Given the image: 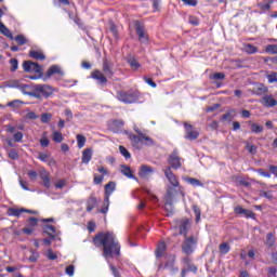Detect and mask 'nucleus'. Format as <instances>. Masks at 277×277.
<instances>
[{
	"mask_svg": "<svg viewBox=\"0 0 277 277\" xmlns=\"http://www.w3.org/2000/svg\"><path fill=\"white\" fill-rule=\"evenodd\" d=\"M272 3H274V0H264L262 2H259L258 8L261 10L260 14H265V12H269V10H272Z\"/></svg>",
	"mask_w": 277,
	"mask_h": 277,
	"instance_id": "obj_14",
	"label": "nucleus"
},
{
	"mask_svg": "<svg viewBox=\"0 0 277 277\" xmlns=\"http://www.w3.org/2000/svg\"><path fill=\"white\" fill-rule=\"evenodd\" d=\"M26 119L27 120H38V115H36V113H34V111H28L26 114Z\"/></svg>",
	"mask_w": 277,
	"mask_h": 277,
	"instance_id": "obj_60",
	"label": "nucleus"
},
{
	"mask_svg": "<svg viewBox=\"0 0 277 277\" xmlns=\"http://www.w3.org/2000/svg\"><path fill=\"white\" fill-rule=\"evenodd\" d=\"M21 213H25V209H10L9 215H14L15 217H18Z\"/></svg>",
	"mask_w": 277,
	"mask_h": 277,
	"instance_id": "obj_42",
	"label": "nucleus"
},
{
	"mask_svg": "<svg viewBox=\"0 0 277 277\" xmlns=\"http://www.w3.org/2000/svg\"><path fill=\"white\" fill-rule=\"evenodd\" d=\"M78 148H83L85 146L87 138L82 134H77L76 136Z\"/></svg>",
	"mask_w": 277,
	"mask_h": 277,
	"instance_id": "obj_35",
	"label": "nucleus"
},
{
	"mask_svg": "<svg viewBox=\"0 0 277 277\" xmlns=\"http://www.w3.org/2000/svg\"><path fill=\"white\" fill-rule=\"evenodd\" d=\"M153 8H154V12H159V10H161V1L154 0L153 1Z\"/></svg>",
	"mask_w": 277,
	"mask_h": 277,
	"instance_id": "obj_59",
	"label": "nucleus"
},
{
	"mask_svg": "<svg viewBox=\"0 0 277 277\" xmlns=\"http://www.w3.org/2000/svg\"><path fill=\"white\" fill-rule=\"evenodd\" d=\"M65 274H67V276H75V266L69 265L65 268Z\"/></svg>",
	"mask_w": 277,
	"mask_h": 277,
	"instance_id": "obj_55",
	"label": "nucleus"
},
{
	"mask_svg": "<svg viewBox=\"0 0 277 277\" xmlns=\"http://www.w3.org/2000/svg\"><path fill=\"white\" fill-rule=\"evenodd\" d=\"M96 207V199L95 198H90L89 201L87 202V211L90 212Z\"/></svg>",
	"mask_w": 277,
	"mask_h": 277,
	"instance_id": "obj_38",
	"label": "nucleus"
},
{
	"mask_svg": "<svg viewBox=\"0 0 277 277\" xmlns=\"http://www.w3.org/2000/svg\"><path fill=\"white\" fill-rule=\"evenodd\" d=\"M184 5H188L190 8H196L198 5V1L196 0H182Z\"/></svg>",
	"mask_w": 277,
	"mask_h": 277,
	"instance_id": "obj_54",
	"label": "nucleus"
},
{
	"mask_svg": "<svg viewBox=\"0 0 277 277\" xmlns=\"http://www.w3.org/2000/svg\"><path fill=\"white\" fill-rule=\"evenodd\" d=\"M164 200H166L164 209L166 211H168V215H172V211H174V209L172 208V201L174 200V198H171V200L169 201L168 194H166Z\"/></svg>",
	"mask_w": 277,
	"mask_h": 277,
	"instance_id": "obj_26",
	"label": "nucleus"
},
{
	"mask_svg": "<svg viewBox=\"0 0 277 277\" xmlns=\"http://www.w3.org/2000/svg\"><path fill=\"white\" fill-rule=\"evenodd\" d=\"M51 118H53V115H51L49 113H44L41 115V122L43 124H47V122H49V120H51Z\"/></svg>",
	"mask_w": 277,
	"mask_h": 277,
	"instance_id": "obj_47",
	"label": "nucleus"
},
{
	"mask_svg": "<svg viewBox=\"0 0 277 277\" xmlns=\"http://www.w3.org/2000/svg\"><path fill=\"white\" fill-rule=\"evenodd\" d=\"M193 211L195 213V217H196V222H200V217H201V211L200 208L198 206H193Z\"/></svg>",
	"mask_w": 277,
	"mask_h": 277,
	"instance_id": "obj_41",
	"label": "nucleus"
},
{
	"mask_svg": "<svg viewBox=\"0 0 277 277\" xmlns=\"http://www.w3.org/2000/svg\"><path fill=\"white\" fill-rule=\"evenodd\" d=\"M117 98L121 103H126V104L137 103V101L140 100V93L135 91H128V92L120 91L117 94Z\"/></svg>",
	"mask_w": 277,
	"mask_h": 277,
	"instance_id": "obj_4",
	"label": "nucleus"
},
{
	"mask_svg": "<svg viewBox=\"0 0 277 277\" xmlns=\"http://www.w3.org/2000/svg\"><path fill=\"white\" fill-rule=\"evenodd\" d=\"M34 62L31 61H25L23 63V68L25 70V72H31V66H32Z\"/></svg>",
	"mask_w": 277,
	"mask_h": 277,
	"instance_id": "obj_46",
	"label": "nucleus"
},
{
	"mask_svg": "<svg viewBox=\"0 0 277 277\" xmlns=\"http://www.w3.org/2000/svg\"><path fill=\"white\" fill-rule=\"evenodd\" d=\"M219 251L221 254H228V252H230V245H228V242H222L219 247Z\"/></svg>",
	"mask_w": 277,
	"mask_h": 277,
	"instance_id": "obj_30",
	"label": "nucleus"
},
{
	"mask_svg": "<svg viewBox=\"0 0 277 277\" xmlns=\"http://www.w3.org/2000/svg\"><path fill=\"white\" fill-rule=\"evenodd\" d=\"M53 75H58L60 77H64V71L62 70V67L60 65H52L48 71H47V77L48 79H51Z\"/></svg>",
	"mask_w": 277,
	"mask_h": 277,
	"instance_id": "obj_13",
	"label": "nucleus"
},
{
	"mask_svg": "<svg viewBox=\"0 0 277 277\" xmlns=\"http://www.w3.org/2000/svg\"><path fill=\"white\" fill-rule=\"evenodd\" d=\"M90 161H92V149L87 148L82 151V163H85V166H88Z\"/></svg>",
	"mask_w": 277,
	"mask_h": 277,
	"instance_id": "obj_18",
	"label": "nucleus"
},
{
	"mask_svg": "<svg viewBox=\"0 0 277 277\" xmlns=\"http://www.w3.org/2000/svg\"><path fill=\"white\" fill-rule=\"evenodd\" d=\"M0 34H3V36H6V38H11V40L14 38L10 29H8V27H5V25L1 22H0Z\"/></svg>",
	"mask_w": 277,
	"mask_h": 277,
	"instance_id": "obj_29",
	"label": "nucleus"
},
{
	"mask_svg": "<svg viewBox=\"0 0 277 277\" xmlns=\"http://www.w3.org/2000/svg\"><path fill=\"white\" fill-rule=\"evenodd\" d=\"M30 72H42V67L38 63L32 62Z\"/></svg>",
	"mask_w": 277,
	"mask_h": 277,
	"instance_id": "obj_51",
	"label": "nucleus"
},
{
	"mask_svg": "<svg viewBox=\"0 0 277 277\" xmlns=\"http://www.w3.org/2000/svg\"><path fill=\"white\" fill-rule=\"evenodd\" d=\"M135 31L140 42L143 44H148V34L146 32V28L144 27L143 23L138 21L135 22Z\"/></svg>",
	"mask_w": 277,
	"mask_h": 277,
	"instance_id": "obj_7",
	"label": "nucleus"
},
{
	"mask_svg": "<svg viewBox=\"0 0 277 277\" xmlns=\"http://www.w3.org/2000/svg\"><path fill=\"white\" fill-rule=\"evenodd\" d=\"M29 55L32 57V60H40L41 62L47 60V56H44L42 51L30 50Z\"/></svg>",
	"mask_w": 277,
	"mask_h": 277,
	"instance_id": "obj_20",
	"label": "nucleus"
},
{
	"mask_svg": "<svg viewBox=\"0 0 277 277\" xmlns=\"http://www.w3.org/2000/svg\"><path fill=\"white\" fill-rule=\"evenodd\" d=\"M234 211L237 215H243L245 217L254 219V212H252L251 210L243 209L241 207H236Z\"/></svg>",
	"mask_w": 277,
	"mask_h": 277,
	"instance_id": "obj_15",
	"label": "nucleus"
},
{
	"mask_svg": "<svg viewBox=\"0 0 277 277\" xmlns=\"http://www.w3.org/2000/svg\"><path fill=\"white\" fill-rule=\"evenodd\" d=\"M192 225L189 224V220H182L177 222L176 229L179 230L180 235H184V237H187V230H189V227Z\"/></svg>",
	"mask_w": 277,
	"mask_h": 277,
	"instance_id": "obj_9",
	"label": "nucleus"
},
{
	"mask_svg": "<svg viewBox=\"0 0 277 277\" xmlns=\"http://www.w3.org/2000/svg\"><path fill=\"white\" fill-rule=\"evenodd\" d=\"M163 252H166V242H160L156 250L157 259H159L160 256H163Z\"/></svg>",
	"mask_w": 277,
	"mask_h": 277,
	"instance_id": "obj_32",
	"label": "nucleus"
},
{
	"mask_svg": "<svg viewBox=\"0 0 277 277\" xmlns=\"http://www.w3.org/2000/svg\"><path fill=\"white\" fill-rule=\"evenodd\" d=\"M10 64H11V72H16V70H18V60L16 58H11L10 60Z\"/></svg>",
	"mask_w": 277,
	"mask_h": 277,
	"instance_id": "obj_44",
	"label": "nucleus"
},
{
	"mask_svg": "<svg viewBox=\"0 0 277 277\" xmlns=\"http://www.w3.org/2000/svg\"><path fill=\"white\" fill-rule=\"evenodd\" d=\"M23 137H24L23 132H15L13 134L14 142H17V143L23 142Z\"/></svg>",
	"mask_w": 277,
	"mask_h": 277,
	"instance_id": "obj_49",
	"label": "nucleus"
},
{
	"mask_svg": "<svg viewBox=\"0 0 277 277\" xmlns=\"http://www.w3.org/2000/svg\"><path fill=\"white\" fill-rule=\"evenodd\" d=\"M28 177L32 183H36V180L38 179V172L36 171H28Z\"/></svg>",
	"mask_w": 277,
	"mask_h": 277,
	"instance_id": "obj_56",
	"label": "nucleus"
},
{
	"mask_svg": "<svg viewBox=\"0 0 277 277\" xmlns=\"http://www.w3.org/2000/svg\"><path fill=\"white\" fill-rule=\"evenodd\" d=\"M185 181L189 185H193V187H205V184H202V182H200L198 179L187 177V179H185Z\"/></svg>",
	"mask_w": 277,
	"mask_h": 277,
	"instance_id": "obj_24",
	"label": "nucleus"
},
{
	"mask_svg": "<svg viewBox=\"0 0 277 277\" xmlns=\"http://www.w3.org/2000/svg\"><path fill=\"white\" fill-rule=\"evenodd\" d=\"M276 243V238L274 237V234L269 233L266 236V246L268 248H273V246H275Z\"/></svg>",
	"mask_w": 277,
	"mask_h": 277,
	"instance_id": "obj_34",
	"label": "nucleus"
},
{
	"mask_svg": "<svg viewBox=\"0 0 277 277\" xmlns=\"http://www.w3.org/2000/svg\"><path fill=\"white\" fill-rule=\"evenodd\" d=\"M169 164L171 166L173 170H179L181 168V157H179V151L174 150L168 159Z\"/></svg>",
	"mask_w": 277,
	"mask_h": 277,
	"instance_id": "obj_8",
	"label": "nucleus"
},
{
	"mask_svg": "<svg viewBox=\"0 0 277 277\" xmlns=\"http://www.w3.org/2000/svg\"><path fill=\"white\" fill-rule=\"evenodd\" d=\"M38 159L40 161H42L43 163H49V155L48 154H44V153L39 154Z\"/></svg>",
	"mask_w": 277,
	"mask_h": 277,
	"instance_id": "obj_58",
	"label": "nucleus"
},
{
	"mask_svg": "<svg viewBox=\"0 0 277 277\" xmlns=\"http://www.w3.org/2000/svg\"><path fill=\"white\" fill-rule=\"evenodd\" d=\"M184 129L186 131V140H190V141H194V140H198V131H194V127H192V124L189 123H184Z\"/></svg>",
	"mask_w": 277,
	"mask_h": 277,
	"instance_id": "obj_10",
	"label": "nucleus"
},
{
	"mask_svg": "<svg viewBox=\"0 0 277 277\" xmlns=\"http://www.w3.org/2000/svg\"><path fill=\"white\" fill-rule=\"evenodd\" d=\"M189 25H193V27H198L200 25V19L196 16H189L188 17Z\"/></svg>",
	"mask_w": 277,
	"mask_h": 277,
	"instance_id": "obj_43",
	"label": "nucleus"
},
{
	"mask_svg": "<svg viewBox=\"0 0 277 277\" xmlns=\"http://www.w3.org/2000/svg\"><path fill=\"white\" fill-rule=\"evenodd\" d=\"M103 71L107 77H111L114 75V71H111V64H109L107 58H105L103 62Z\"/></svg>",
	"mask_w": 277,
	"mask_h": 277,
	"instance_id": "obj_21",
	"label": "nucleus"
},
{
	"mask_svg": "<svg viewBox=\"0 0 277 277\" xmlns=\"http://www.w3.org/2000/svg\"><path fill=\"white\" fill-rule=\"evenodd\" d=\"M40 179L43 181L44 187L49 189V187H51V177H49L47 170H42L40 172Z\"/></svg>",
	"mask_w": 277,
	"mask_h": 277,
	"instance_id": "obj_17",
	"label": "nucleus"
},
{
	"mask_svg": "<svg viewBox=\"0 0 277 277\" xmlns=\"http://www.w3.org/2000/svg\"><path fill=\"white\" fill-rule=\"evenodd\" d=\"M52 140L56 144H62V142H64V135L61 132H58V131H53Z\"/></svg>",
	"mask_w": 277,
	"mask_h": 277,
	"instance_id": "obj_27",
	"label": "nucleus"
},
{
	"mask_svg": "<svg viewBox=\"0 0 277 277\" xmlns=\"http://www.w3.org/2000/svg\"><path fill=\"white\" fill-rule=\"evenodd\" d=\"M247 150L249 153H251V155H255L256 154V146L255 145H252L250 143L247 144Z\"/></svg>",
	"mask_w": 277,
	"mask_h": 277,
	"instance_id": "obj_62",
	"label": "nucleus"
},
{
	"mask_svg": "<svg viewBox=\"0 0 277 277\" xmlns=\"http://www.w3.org/2000/svg\"><path fill=\"white\" fill-rule=\"evenodd\" d=\"M141 140L142 144H145V146H155V141H153V138L145 135L144 133L141 135Z\"/></svg>",
	"mask_w": 277,
	"mask_h": 277,
	"instance_id": "obj_31",
	"label": "nucleus"
},
{
	"mask_svg": "<svg viewBox=\"0 0 277 277\" xmlns=\"http://www.w3.org/2000/svg\"><path fill=\"white\" fill-rule=\"evenodd\" d=\"M174 261H175L174 255H170L168 258V262L164 265V268L170 269V272H179V268H174Z\"/></svg>",
	"mask_w": 277,
	"mask_h": 277,
	"instance_id": "obj_22",
	"label": "nucleus"
},
{
	"mask_svg": "<svg viewBox=\"0 0 277 277\" xmlns=\"http://www.w3.org/2000/svg\"><path fill=\"white\" fill-rule=\"evenodd\" d=\"M153 172H155V169L149 166L143 164L140 168L138 176H141V179H148L153 174Z\"/></svg>",
	"mask_w": 277,
	"mask_h": 277,
	"instance_id": "obj_12",
	"label": "nucleus"
},
{
	"mask_svg": "<svg viewBox=\"0 0 277 277\" xmlns=\"http://www.w3.org/2000/svg\"><path fill=\"white\" fill-rule=\"evenodd\" d=\"M116 192V182H109L105 185V198H104V207L100 210V213H107L109 211V198L111 194Z\"/></svg>",
	"mask_w": 277,
	"mask_h": 277,
	"instance_id": "obj_5",
	"label": "nucleus"
},
{
	"mask_svg": "<svg viewBox=\"0 0 277 277\" xmlns=\"http://www.w3.org/2000/svg\"><path fill=\"white\" fill-rule=\"evenodd\" d=\"M245 51L246 53H248L249 55H253V53H258L259 48L248 43L247 45H245Z\"/></svg>",
	"mask_w": 277,
	"mask_h": 277,
	"instance_id": "obj_36",
	"label": "nucleus"
},
{
	"mask_svg": "<svg viewBox=\"0 0 277 277\" xmlns=\"http://www.w3.org/2000/svg\"><path fill=\"white\" fill-rule=\"evenodd\" d=\"M261 105H263L264 107H276L277 105V101L276 98H274V96L272 95H264L261 100H260Z\"/></svg>",
	"mask_w": 277,
	"mask_h": 277,
	"instance_id": "obj_11",
	"label": "nucleus"
},
{
	"mask_svg": "<svg viewBox=\"0 0 277 277\" xmlns=\"http://www.w3.org/2000/svg\"><path fill=\"white\" fill-rule=\"evenodd\" d=\"M164 176L169 181V186L167 187V200L170 202L174 196L181 192V183L179 182V177L176 174L172 172L171 167H167L164 170Z\"/></svg>",
	"mask_w": 277,
	"mask_h": 277,
	"instance_id": "obj_2",
	"label": "nucleus"
},
{
	"mask_svg": "<svg viewBox=\"0 0 277 277\" xmlns=\"http://www.w3.org/2000/svg\"><path fill=\"white\" fill-rule=\"evenodd\" d=\"M44 233L49 234L50 237H53V235L51 233H55V226H53V225L45 226Z\"/></svg>",
	"mask_w": 277,
	"mask_h": 277,
	"instance_id": "obj_61",
	"label": "nucleus"
},
{
	"mask_svg": "<svg viewBox=\"0 0 277 277\" xmlns=\"http://www.w3.org/2000/svg\"><path fill=\"white\" fill-rule=\"evenodd\" d=\"M251 132L252 133H263V126L252 123L251 124Z\"/></svg>",
	"mask_w": 277,
	"mask_h": 277,
	"instance_id": "obj_40",
	"label": "nucleus"
},
{
	"mask_svg": "<svg viewBox=\"0 0 277 277\" xmlns=\"http://www.w3.org/2000/svg\"><path fill=\"white\" fill-rule=\"evenodd\" d=\"M55 89L49 84H31L30 96L32 98H49L53 96Z\"/></svg>",
	"mask_w": 277,
	"mask_h": 277,
	"instance_id": "obj_3",
	"label": "nucleus"
},
{
	"mask_svg": "<svg viewBox=\"0 0 277 277\" xmlns=\"http://www.w3.org/2000/svg\"><path fill=\"white\" fill-rule=\"evenodd\" d=\"M196 243H198V239L194 236L185 237V240L182 245V250L184 254H192L194 252V248H196Z\"/></svg>",
	"mask_w": 277,
	"mask_h": 277,
	"instance_id": "obj_6",
	"label": "nucleus"
},
{
	"mask_svg": "<svg viewBox=\"0 0 277 277\" xmlns=\"http://www.w3.org/2000/svg\"><path fill=\"white\" fill-rule=\"evenodd\" d=\"M92 78L98 81V83H107V78L100 70H95L92 72Z\"/></svg>",
	"mask_w": 277,
	"mask_h": 277,
	"instance_id": "obj_19",
	"label": "nucleus"
},
{
	"mask_svg": "<svg viewBox=\"0 0 277 277\" xmlns=\"http://www.w3.org/2000/svg\"><path fill=\"white\" fill-rule=\"evenodd\" d=\"M130 141L131 144L134 148H137L140 150V148H142V136L141 135H134V134H130Z\"/></svg>",
	"mask_w": 277,
	"mask_h": 277,
	"instance_id": "obj_16",
	"label": "nucleus"
},
{
	"mask_svg": "<svg viewBox=\"0 0 277 277\" xmlns=\"http://www.w3.org/2000/svg\"><path fill=\"white\" fill-rule=\"evenodd\" d=\"M277 269L276 267H269L268 268V276L269 277H276Z\"/></svg>",
	"mask_w": 277,
	"mask_h": 277,
	"instance_id": "obj_64",
	"label": "nucleus"
},
{
	"mask_svg": "<svg viewBox=\"0 0 277 277\" xmlns=\"http://www.w3.org/2000/svg\"><path fill=\"white\" fill-rule=\"evenodd\" d=\"M93 243L96 248L103 246V256L105 259H111V256H120V243L116 239V236L111 233L98 234L93 238Z\"/></svg>",
	"mask_w": 277,
	"mask_h": 277,
	"instance_id": "obj_1",
	"label": "nucleus"
},
{
	"mask_svg": "<svg viewBox=\"0 0 277 277\" xmlns=\"http://www.w3.org/2000/svg\"><path fill=\"white\" fill-rule=\"evenodd\" d=\"M47 135H49V132H43L42 137L39 141L42 148H47L49 144H51V141H49V137Z\"/></svg>",
	"mask_w": 277,
	"mask_h": 277,
	"instance_id": "obj_28",
	"label": "nucleus"
},
{
	"mask_svg": "<svg viewBox=\"0 0 277 277\" xmlns=\"http://www.w3.org/2000/svg\"><path fill=\"white\" fill-rule=\"evenodd\" d=\"M266 53H271V55H277V45L276 44H268L265 48Z\"/></svg>",
	"mask_w": 277,
	"mask_h": 277,
	"instance_id": "obj_37",
	"label": "nucleus"
},
{
	"mask_svg": "<svg viewBox=\"0 0 277 277\" xmlns=\"http://www.w3.org/2000/svg\"><path fill=\"white\" fill-rule=\"evenodd\" d=\"M15 41L21 47H22V44H26L27 43V39H25V37L23 35H18L17 37H15Z\"/></svg>",
	"mask_w": 277,
	"mask_h": 277,
	"instance_id": "obj_52",
	"label": "nucleus"
},
{
	"mask_svg": "<svg viewBox=\"0 0 277 277\" xmlns=\"http://www.w3.org/2000/svg\"><path fill=\"white\" fill-rule=\"evenodd\" d=\"M119 151L126 159H131V153L124 146H119Z\"/></svg>",
	"mask_w": 277,
	"mask_h": 277,
	"instance_id": "obj_45",
	"label": "nucleus"
},
{
	"mask_svg": "<svg viewBox=\"0 0 277 277\" xmlns=\"http://www.w3.org/2000/svg\"><path fill=\"white\" fill-rule=\"evenodd\" d=\"M120 172L121 174H123V176H127L128 179H135V175H133V171H131V168H129L128 166H121Z\"/></svg>",
	"mask_w": 277,
	"mask_h": 277,
	"instance_id": "obj_23",
	"label": "nucleus"
},
{
	"mask_svg": "<svg viewBox=\"0 0 277 277\" xmlns=\"http://www.w3.org/2000/svg\"><path fill=\"white\" fill-rule=\"evenodd\" d=\"M8 157L10 159L16 160L18 159V153L16 151V149H11L8 151Z\"/></svg>",
	"mask_w": 277,
	"mask_h": 277,
	"instance_id": "obj_50",
	"label": "nucleus"
},
{
	"mask_svg": "<svg viewBox=\"0 0 277 277\" xmlns=\"http://www.w3.org/2000/svg\"><path fill=\"white\" fill-rule=\"evenodd\" d=\"M45 255L50 261H55L57 259V254H55L51 249L47 251Z\"/></svg>",
	"mask_w": 277,
	"mask_h": 277,
	"instance_id": "obj_53",
	"label": "nucleus"
},
{
	"mask_svg": "<svg viewBox=\"0 0 277 277\" xmlns=\"http://www.w3.org/2000/svg\"><path fill=\"white\" fill-rule=\"evenodd\" d=\"M4 88H15L18 90V88H21V81L19 80H9L5 82Z\"/></svg>",
	"mask_w": 277,
	"mask_h": 277,
	"instance_id": "obj_33",
	"label": "nucleus"
},
{
	"mask_svg": "<svg viewBox=\"0 0 277 277\" xmlns=\"http://www.w3.org/2000/svg\"><path fill=\"white\" fill-rule=\"evenodd\" d=\"M258 174H260V176H264L265 179H272V173L263 171V169H258Z\"/></svg>",
	"mask_w": 277,
	"mask_h": 277,
	"instance_id": "obj_57",
	"label": "nucleus"
},
{
	"mask_svg": "<svg viewBox=\"0 0 277 277\" xmlns=\"http://www.w3.org/2000/svg\"><path fill=\"white\" fill-rule=\"evenodd\" d=\"M260 196L261 198H267V200H272V198H274V194H272V190L261 192Z\"/></svg>",
	"mask_w": 277,
	"mask_h": 277,
	"instance_id": "obj_48",
	"label": "nucleus"
},
{
	"mask_svg": "<svg viewBox=\"0 0 277 277\" xmlns=\"http://www.w3.org/2000/svg\"><path fill=\"white\" fill-rule=\"evenodd\" d=\"M128 63L131 66V68H133V70H137V68H140V63H137V60L133 57L128 58Z\"/></svg>",
	"mask_w": 277,
	"mask_h": 277,
	"instance_id": "obj_39",
	"label": "nucleus"
},
{
	"mask_svg": "<svg viewBox=\"0 0 277 277\" xmlns=\"http://www.w3.org/2000/svg\"><path fill=\"white\" fill-rule=\"evenodd\" d=\"M17 90L21 91L22 94H25L26 96H31V91H29L31 90V85L29 84L21 83Z\"/></svg>",
	"mask_w": 277,
	"mask_h": 277,
	"instance_id": "obj_25",
	"label": "nucleus"
},
{
	"mask_svg": "<svg viewBox=\"0 0 277 277\" xmlns=\"http://www.w3.org/2000/svg\"><path fill=\"white\" fill-rule=\"evenodd\" d=\"M226 75H224V72H215L213 76H212V79H215L216 81H220L222 79H225Z\"/></svg>",
	"mask_w": 277,
	"mask_h": 277,
	"instance_id": "obj_63",
	"label": "nucleus"
}]
</instances>
